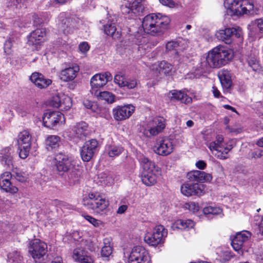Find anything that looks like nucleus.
<instances>
[{"instance_id": "6", "label": "nucleus", "mask_w": 263, "mask_h": 263, "mask_svg": "<svg viewBox=\"0 0 263 263\" xmlns=\"http://www.w3.org/2000/svg\"><path fill=\"white\" fill-rule=\"evenodd\" d=\"M53 161L57 174L61 177L75 165L71 155L64 151L55 153Z\"/></svg>"}, {"instance_id": "36", "label": "nucleus", "mask_w": 263, "mask_h": 263, "mask_svg": "<svg viewBox=\"0 0 263 263\" xmlns=\"http://www.w3.org/2000/svg\"><path fill=\"white\" fill-rule=\"evenodd\" d=\"M18 145L31 146V136L28 130H23L18 136Z\"/></svg>"}, {"instance_id": "60", "label": "nucleus", "mask_w": 263, "mask_h": 263, "mask_svg": "<svg viewBox=\"0 0 263 263\" xmlns=\"http://www.w3.org/2000/svg\"><path fill=\"white\" fill-rule=\"evenodd\" d=\"M70 235L71 236V238H72L74 241H78L81 237L79 232L77 231H73L72 233H70Z\"/></svg>"}, {"instance_id": "40", "label": "nucleus", "mask_w": 263, "mask_h": 263, "mask_svg": "<svg viewBox=\"0 0 263 263\" xmlns=\"http://www.w3.org/2000/svg\"><path fill=\"white\" fill-rule=\"evenodd\" d=\"M96 95L99 99L105 100L108 103H112L115 102V96L110 92L101 91Z\"/></svg>"}, {"instance_id": "28", "label": "nucleus", "mask_w": 263, "mask_h": 263, "mask_svg": "<svg viewBox=\"0 0 263 263\" xmlns=\"http://www.w3.org/2000/svg\"><path fill=\"white\" fill-rule=\"evenodd\" d=\"M211 68V65L208 62L206 57H203L201 58L200 62L194 67L192 71L194 73V77L199 78L204 73L206 72Z\"/></svg>"}, {"instance_id": "53", "label": "nucleus", "mask_w": 263, "mask_h": 263, "mask_svg": "<svg viewBox=\"0 0 263 263\" xmlns=\"http://www.w3.org/2000/svg\"><path fill=\"white\" fill-rule=\"evenodd\" d=\"M89 46L87 42H84L80 44L79 46V50L83 53H85L89 49Z\"/></svg>"}, {"instance_id": "29", "label": "nucleus", "mask_w": 263, "mask_h": 263, "mask_svg": "<svg viewBox=\"0 0 263 263\" xmlns=\"http://www.w3.org/2000/svg\"><path fill=\"white\" fill-rule=\"evenodd\" d=\"M79 70V67L77 64L66 68L61 71V79L65 82L72 81L77 77Z\"/></svg>"}, {"instance_id": "56", "label": "nucleus", "mask_w": 263, "mask_h": 263, "mask_svg": "<svg viewBox=\"0 0 263 263\" xmlns=\"http://www.w3.org/2000/svg\"><path fill=\"white\" fill-rule=\"evenodd\" d=\"M84 105L86 108L90 109L93 111H95L96 105H94L93 102L86 100L84 102Z\"/></svg>"}, {"instance_id": "11", "label": "nucleus", "mask_w": 263, "mask_h": 263, "mask_svg": "<svg viewBox=\"0 0 263 263\" xmlns=\"http://www.w3.org/2000/svg\"><path fill=\"white\" fill-rule=\"evenodd\" d=\"M128 263H150L147 251L140 246L134 247L128 256Z\"/></svg>"}, {"instance_id": "26", "label": "nucleus", "mask_w": 263, "mask_h": 263, "mask_svg": "<svg viewBox=\"0 0 263 263\" xmlns=\"http://www.w3.org/2000/svg\"><path fill=\"white\" fill-rule=\"evenodd\" d=\"M50 105L55 108H60L62 111H66L69 110L71 106V99L69 97H66L63 99L62 102L61 99L59 96H55L52 98L50 102Z\"/></svg>"}, {"instance_id": "39", "label": "nucleus", "mask_w": 263, "mask_h": 263, "mask_svg": "<svg viewBox=\"0 0 263 263\" xmlns=\"http://www.w3.org/2000/svg\"><path fill=\"white\" fill-rule=\"evenodd\" d=\"M8 260L9 263H24L23 257L21 253L14 251L8 255Z\"/></svg>"}, {"instance_id": "19", "label": "nucleus", "mask_w": 263, "mask_h": 263, "mask_svg": "<svg viewBox=\"0 0 263 263\" xmlns=\"http://www.w3.org/2000/svg\"><path fill=\"white\" fill-rule=\"evenodd\" d=\"M251 236V233L248 231H242L237 233L231 241L232 247L235 251L240 250Z\"/></svg>"}, {"instance_id": "7", "label": "nucleus", "mask_w": 263, "mask_h": 263, "mask_svg": "<svg viewBox=\"0 0 263 263\" xmlns=\"http://www.w3.org/2000/svg\"><path fill=\"white\" fill-rule=\"evenodd\" d=\"M167 235V230L162 225L155 227L152 233H148L144 237L145 242L152 246H157L163 242V239Z\"/></svg>"}, {"instance_id": "13", "label": "nucleus", "mask_w": 263, "mask_h": 263, "mask_svg": "<svg viewBox=\"0 0 263 263\" xmlns=\"http://www.w3.org/2000/svg\"><path fill=\"white\" fill-rule=\"evenodd\" d=\"M135 108V107L131 104L118 105L112 109L113 117L117 121L125 120L132 115Z\"/></svg>"}, {"instance_id": "37", "label": "nucleus", "mask_w": 263, "mask_h": 263, "mask_svg": "<svg viewBox=\"0 0 263 263\" xmlns=\"http://www.w3.org/2000/svg\"><path fill=\"white\" fill-rule=\"evenodd\" d=\"M62 16H60V23L59 24V29L64 34L69 33L71 29L73 26L71 25L72 19L69 17H65L62 19Z\"/></svg>"}, {"instance_id": "10", "label": "nucleus", "mask_w": 263, "mask_h": 263, "mask_svg": "<svg viewBox=\"0 0 263 263\" xmlns=\"http://www.w3.org/2000/svg\"><path fill=\"white\" fill-rule=\"evenodd\" d=\"M223 142V138L222 136L218 135L215 141L209 143V148L218 158L226 159L229 157L228 153L232 147L231 146L224 147Z\"/></svg>"}, {"instance_id": "23", "label": "nucleus", "mask_w": 263, "mask_h": 263, "mask_svg": "<svg viewBox=\"0 0 263 263\" xmlns=\"http://www.w3.org/2000/svg\"><path fill=\"white\" fill-rule=\"evenodd\" d=\"M0 163L9 169L13 167L14 161L10 147H6L0 151Z\"/></svg>"}, {"instance_id": "2", "label": "nucleus", "mask_w": 263, "mask_h": 263, "mask_svg": "<svg viewBox=\"0 0 263 263\" xmlns=\"http://www.w3.org/2000/svg\"><path fill=\"white\" fill-rule=\"evenodd\" d=\"M263 3L262 0H225L224 5L234 15L254 13Z\"/></svg>"}, {"instance_id": "55", "label": "nucleus", "mask_w": 263, "mask_h": 263, "mask_svg": "<svg viewBox=\"0 0 263 263\" xmlns=\"http://www.w3.org/2000/svg\"><path fill=\"white\" fill-rule=\"evenodd\" d=\"M189 210L193 212L198 211L199 210V205L195 202H192L187 204Z\"/></svg>"}, {"instance_id": "49", "label": "nucleus", "mask_w": 263, "mask_h": 263, "mask_svg": "<svg viewBox=\"0 0 263 263\" xmlns=\"http://www.w3.org/2000/svg\"><path fill=\"white\" fill-rule=\"evenodd\" d=\"M177 224L181 226L183 228H192L194 226V222L190 219L185 221L179 220L178 221Z\"/></svg>"}, {"instance_id": "57", "label": "nucleus", "mask_w": 263, "mask_h": 263, "mask_svg": "<svg viewBox=\"0 0 263 263\" xmlns=\"http://www.w3.org/2000/svg\"><path fill=\"white\" fill-rule=\"evenodd\" d=\"M131 39L133 40L132 42L136 45H140L142 44V36L138 34V35H135V37H133V36H130Z\"/></svg>"}, {"instance_id": "25", "label": "nucleus", "mask_w": 263, "mask_h": 263, "mask_svg": "<svg viewBox=\"0 0 263 263\" xmlns=\"http://www.w3.org/2000/svg\"><path fill=\"white\" fill-rule=\"evenodd\" d=\"M167 97L171 101H180L185 104L192 102V99L181 90H172L167 93Z\"/></svg>"}, {"instance_id": "4", "label": "nucleus", "mask_w": 263, "mask_h": 263, "mask_svg": "<svg viewBox=\"0 0 263 263\" xmlns=\"http://www.w3.org/2000/svg\"><path fill=\"white\" fill-rule=\"evenodd\" d=\"M82 204L87 209L92 210L95 213L103 215L107 214L109 203L108 200L102 198L99 195L91 193L83 198Z\"/></svg>"}, {"instance_id": "9", "label": "nucleus", "mask_w": 263, "mask_h": 263, "mask_svg": "<svg viewBox=\"0 0 263 263\" xmlns=\"http://www.w3.org/2000/svg\"><path fill=\"white\" fill-rule=\"evenodd\" d=\"M145 0H127L125 5L121 6V12L124 14H130L131 16L140 15L145 9Z\"/></svg>"}, {"instance_id": "59", "label": "nucleus", "mask_w": 263, "mask_h": 263, "mask_svg": "<svg viewBox=\"0 0 263 263\" xmlns=\"http://www.w3.org/2000/svg\"><path fill=\"white\" fill-rule=\"evenodd\" d=\"M34 25L36 26H40L43 23V20L37 15L33 16Z\"/></svg>"}, {"instance_id": "50", "label": "nucleus", "mask_w": 263, "mask_h": 263, "mask_svg": "<svg viewBox=\"0 0 263 263\" xmlns=\"http://www.w3.org/2000/svg\"><path fill=\"white\" fill-rule=\"evenodd\" d=\"M114 82L120 87H125L124 78L120 74H116L114 77Z\"/></svg>"}, {"instance_id": "51", "label": "nucleus", "mask_w": 263, "mask_h": 263, "mask_svg": "<svg viewBox=\"0 0 263 263\" xmlns=\"http://www.w3.org/2000/svg\"><path fill=\"white\" fill-rule=\"evenodd\" d=\"M84 218L88 221L90 223L93 224L95 227H98L100 223V221L95 219L91 216L86 215H84Z\"/></svg>"}, {"instance_id": "34", "label": "nucleus", "mask_w": 263, "mask_h": 263, "mask_svg": "<svg viewBox=\"0 0 263 263\" xmlns=\"http://www.w3.org/2000/svg\"><path fill=\"white\" fill-rule=\"evenodd\" d=\"M124 151V148L119 144L115 143L107 144L105 147L104 153L110 158L120 156Z\"/></svg>"}, {"instance_id": "18", "label": "nucleus", "mask_w": 263, "mask_h": 263, "mask_svg": "<svg viewBox=\"0 0 263 263\" xmlns=\"http://www.w3.org/2000/svg\"><path fill=\"white\" fill-rule=\"evenodd\" d=\"M187 178L189 182L201 183L209 182L212 180V176L210 174L200 171H192L187 174Z\"/></svg>"}, {"instance_id": "31", "label": "nucleus", "mask_w": 263, "mask_h": 263, "mask_svg": "<svg viewBox=\"0 0 263 263\" xmlns=\"http://www.w3.org/2000/svg\"><path fill=\"white\" fill-rule=\"evenodd\" d=\"M103 27L104 32L106 34L110 36L113 39L120 38L121 36V30L116 28V24L113 21H108Z\"/></svg>"}, {"instance_id": "3", "label": "nucleus", "mask_w": 263, "mask_h": 263, "mask_svg": "<svg viewBox=\"0 0 263 263\" xmlns=\"http://www.w3.org/2000/svg\"><path fill=\"white\" fill-rule=\"evenodd\" d=\"M139 161L142 164L143 171L141 174L142 182L147 186L155 184L157 180V175L160 172V168L157 166L155 162L141 156L139 158Z\"/></svg>"}, {"instance_id": "30", "label": "nucleus", "mask_w": 263, "mask_h": 263, "mask_svg": "<svg viewBox=\"0 0 263 263\" xmlns=\"http://www.w3.org/2000/svg\"><path fill=\"white\" fill-rule=\"evenodd\" d=\"M235 31H236V28H227L225 29L219 30L215 35L219 40L224 42L227 44H230L232 42L233 33Z\"/></svg>"}, {"instance_id": "15", "label": "nucleus", "mask_w": 263, "mask_h": 263, "mask_svg": "<svg viewBox=\"0 0 263 263\" xmlns=\"http://www.w3.org/2000/svg\"><path fill=\"white\" fill-rule=\"evenodd\" d=\"M204 185L197 183H185L181 187V193L186 196H201L203 194Z\"/></svg>"}, {"instance_id": "42", "label": "nucleus", "mask_w": 263, "mask_h": 263, "mask_svg": "<svg viewBox=\"0 0 263 263\" xmlns=\"http://www.w3.org/2000/svg\"><path fill=\"white\" fill-rule=\"evenodd\" d=\"M160 72L164 73L165 74H170L173 69V65L168 62L163 61H161L159 64Z\"/></svg>"}, {"instance_id": "21", "label": "nucleus", "mask_w": 263, "mask_h": 263, "mask_svg": "<svg viewBox=\"0 0 263 263\" xmlns=\"http://www.w3.org/2000/svg\"><path fill=\"white\" fill-rule=\"evenodd\" d=\"M11 174L9 172L3 173L0 178V187L2 190L11 194L16 193L18 189L10 181Z\"/></svg>"}, {"instance_id": "33", "label": "nucleus", "mask_w": 263, "mask_h": 263, "mask_svg": "<svg viewBox=\"0 0 263 263\" xmlns=\"http://www.w3.org/2000/svg\"><path fill=\"white\" fill-rule=\"evenodd\" d=\"M218 77L223 89L229 91L232 84L230 72L223 69L219 72Z\"/></svg>"}, {"instance_id": "43", "label": "nucleus", "mask_w": 263, "mask_h": 263, "mask_svg": "<svg viewBox=\"0 0 263 263\" xmlns=\"http://www.w3.org/2000/svg\"><path fill=\"white\" fill-rule=\"evenodd\" d=\"M166 50L167 51H173L175 54H178L180 48L177 42L171 41L166 44Z\"/></svg>"}, {"instance_id": "48", "label": "nucleus", "mask_w": 263, "mask_h": 263, "mask_svg": "<svg viewBox=\"0 0 263 263\" xmlns=\"http://www.w3.org/2000/svg\"><path fill=\"white\" fill-rule=\"evenodd\" d=\"M12 46V40L9 39L6 41L4 45V49L5 52L8 54L10 55L11 53L12 50L11 47Z\"/></svg>"}, {"instance_id": "1", "label": "nucleus", "mask_w": 263, "mask_h": 263, "mask_svg": "<svg viewBox=\"0 0 263 263\" xmlns=\"http://www.w3.org/2000/svg\"><path fill=\"white\" fill-rule=\"evenodd\" d=\"M171 22L166 15L161 13H151L146 15L142 21L144 31L153 36H160L164 33Z\"/></svg>"}, {"instance_id": "54", "label": "nucleus", "mask_w": 263, "mask_h": 263, "mask_svg": "<svg viewBox=\"0 0 263 263\" xmlns=\"http://www.w3.org/2000/svg\"><path fill=\"white\" fill-rule=\"evenodd\" d=\"M66 38V35L64 36V39L58 38L55 41V46L58 48L66 46V41L65 40Z\"/></svg>"}, {"instance_id": "5", "label": "nucleus", "mask_w": 263, "mask_h": 263, "mask_svg": "<svg viewBox=\"0 0 263 263\" xmlns=\"http://www.w3.org/2000/svg\"><path fill=\"white\" fill-rule=\"evenodd\" d=\"M212 68H218L225 65L231 59L229 51L222 46H218L209 52L206 57Z\"/></svg>"}, {"instance_id": "44", "label": "nucleus", "mask_w": 263, "mask_h": 263, "mask_svg": "<svg viewBox=\"0 0 263 263\" xmlns=\"http://www.w3.org/2000/svg\"><path fill=\"white\" fill-rule=\"evenodd\" d=\"M221 212V209L218 207L208 206L203 209L204 215H217L220 214Z\"/></svg>"}, {"instance_id": "63", "label": "nucleus", "mask_w": 263, "mask_h": 263, "mask_svg": "<svg viewBox=\"0 0 263 263\" xmlns=\"http://www.w3.org/2000/svg\"><path fill=\"white\" fill-rule=\"evenodd\" d=\"M127 208L128 206L127 205H122L120 206L117 211V214H123L127 210Z\"/></svg>"}, {"instance_id": "46", "label": "nucleus", "mask_w": 263, "mask_h": 263, "mask_svg": "<svg viewBox=\"0 0 263 263\" xmlns=\"http://www.w3.org/2000/svg\"><path fill=\"white\" fill-rule=\"evenodd\" d=\"M137 80L135 78H130L125 81V87H127L128 89H133L137 85Z\"/></svg>"}, {"instance_id": "14", "label": "nucleus", "mask_w": 263, "mask_h": 263, "mask_svg": "<svg viewBox=\"0 0 263 263\" xmlns=\"http://www.w3.org/2000/svg\"><path fill=\"white\" fill-rule=\"evenodd\" d=\"M174 149L172 140L164 138L157 141L154 147V151L159 155L167 156L171 154Z\"/></svg>"}, {"instance_id": "32", "label": "nucleus", "mask_w": 263, "mask_h": 263, "mask_svg": "<svg viewBox=\"0 0 263 263\" xmlns=\"http://www.w3.org/2000/svg\"><path fill=\"white\" fill-rule=\"evenodd\" d=\"M81 174V170L76 168L74 165L70 168V170L66 172L63 177L65 180L71 185L75 184L79 181Z\"/></svg>"}, {"instance_id": "27", "label": "nucleus", "mask_w": 263, "mask_h": 263, "mask_svg": "<svg viewBox=\"0 0 263 263\" xmlns=\"http://www.w3.org/2000/svg\"><path fill=\"white\" fill-rule=\"evenodd\" d=\"M30 81L40 88H45L52 83L49 79L46 78L42 73L33 72L30 77Z\"/></svg>"}, {"instance_id": "20", "label": "nucleus", "mask_w": 263, "mask_h": 263, "mask_svg": "<svg viewBox=\"0 0 263 263\" xmlns=\"http://www.w3.org/2000/svg\"><path fill=\"white\" fill-rule=\"evenodd\" d=\"M112 80V76L109 72L104 73H97L93 76L90 80V84L92 88H100L104 86L107 82Z\"/></svg>"}, {"instance_id": "58", "label": "nucleus", "mask_w": 263, "mask_h": 263, "mask_svg": "<svg viewBox=\"0 0 263 263\" xmlns=\"http://www.w3.org/2000/svg\"><path fill=\"white\" fill-rule=\"evenodd\" d=\"M263 156V151L258 149L251 153V157L252 158H259Z\"/></svg>"}, {"instance_id": "22", "label": "nucleus", "mask_w": 263, "mask_h": 263, "mask_svg": "<svg viewBox=\"0 0 263 263\" xmlns=\"http://www.w3.org/2000/svg\"><path fill=\"white\" fill-rule=\"evenodd\" d=\"M151 128L148 129L150 134L156 136L162 132L166 126V120L162 117H156L151 122Z\"/></svg>"}, {"instance_id": "24", "label": "nucleus", "mask_w": 263, "mask_h": 263, "mask_svg": "<svg viewBox=\"0 0 263 263\" xmlns=\"http://www.w3.org/2000/svg\"><path fill=\"white\" fill-rule=\"evenodd\" d=\"M73 136L79 139H83L88 136L90 131L88 129V124L85 122L77 123L72 128Z\"/></svg>"}, {"instance_id": "62", "label": "nucleus", "mask_w": 263, "mask_h": 263, "mask_svg": "<svg viewBox=\"0 0 263 263\" xmlns=\"http://www.w3.org/2000/svg\"><path fill=\"white\" fill-rule=\"evenodd\" d=\"M14 176L16 179L20 182H24L26 180L25 177L23 175V174L21 173H15Z\"/></svg>"}, {"instance_id": "8", "label": "nucleus", "mask_w": 263, "mask_h": 263, "mask_svg": "<svg viewBox=\"0 0 263 263\" xmlns=\"http://www.w3.org/2000/svg\"><path fill=\"white\" fill-rule=\"evenodd\" d=\"M47 245L39 239L34 240L29 247V252L35 260L43 261L47 256Z\"/></svg>"}, {"instance_id": "17", "label": "nucleus", "mask_w": 263, "mask_h": 263, "mask_svg": "<svg viewBox=\"0 0 263 263\" xmlns=\"http://www.w3.org/2000/svg\"><path fill=\"white\" fill-rule=\"evenodd\" d=\"M72 258L78 263H94V257L82 248H77L73 251Z\"/></svg>"}, {"instance_id": "38", "label": "nucleus", "mask_w": 263, "mask_h": 263, "mask_svg": "<svg viewBox=\"0 0 263 263\" xmlns=\"http://www.w3.org/2000/svg\"><path fill=\"white\" fill-rule=\"evenodd\" d=\"M104 246L102 248L101 251V257L104 260H108V257L112 253V247L110 245L109 238H105L103 240Z\"/></svg>"}, {"instance_id": "47", "label": "nucleus", "mask_w": 263, "mask_h": 263, "mask_svg": "<svg viewBox=\"0 0 263 263\" xmlns=\"http://www.w3.org/2000/svg\"><path fill=\"white\" fill-rule=\"evenodd\" d=\"M44 40L41 37L37 35H33V31L31 32L29 36V42L32 44H39L40 43L42 42Z\"/></svg>"}, {"instance_id": "41", "label": "nucleus", "mask_w": 263, "mask_h": 263, "mask_svg": "<svg viewBox=\"0 0 263 263\" xmlns=\"http://www.w3.org/2000/svg\"><path fill=\"white\" fill-rule=\"evenodd\" d=\"M247 62L248 65L250 67L252 68L253 70L257 71L260 69V65L257 59V57L255 55H250L248 56L247 58Z\"/></svg>"}, {"instance_id": "45", "label": "nucleus", "mask_w": 263, "mask_h": 263, "mask_svg": "<svg viewBox=\"0 0 263 263\" xmlns=\"http://www.w3.org/2000/svg\"><path fill=\"white\" fill-rule=\"evenodd\" d=\"M31 146L18 145V154L21 159L26 158L28 155Z\"/></svg>"}, {"instance_id": "12", "label": "nucleus", "mask_w": 263, "mask_h": 263, "mask_svg": "<svg viewBox=\"0 0 263 263\" xmlns=\"http://www.w3.org/2000/svg\"><path fill=\"white\" fill-rule=\"evenodd\" d=\"M98 142L96 139H92L85 142L81 150V156L82 160L88 162L93 157L97 151Z\"/></svg>"}, {"instance_id": "35", "label": "nucleus", "mask_w": 263, "mask_h": 263, "mask_svg": "<svg viewBox=\"0 0 263 263\" xmlns=\"http://www.w3.org/2000/svg\"><path fill=\"white\" fill-rule=\"evenodd\" d=\"M46 148L48 151L58 148L61 144V138L57 135H48L45 141Z\"/></svg>"}, {"instance_id": "61", "label": "nucleus", "mask_w": 263, "mask_h": 263, "mask_svg": "<svg viewBox=\"0 0 263 263\" xmlns=\"http://www.w3.org/2000/svg\"><path fill=\"white\" fill-rule=\"evenodd\" d=\"M196 167L200 170H204L206 166V163L203 160H199L196 163Z\"/></svg>"}, {"instance_id": "64", "label": "nucleus", "mask_w": 263, "mask_h": 263, "mask_svg": "<svg viewBox=\"0 0 263 263\" xmlns=\"http://www.w3.org/2000/svg\"><path fill=\"white\" fill-rule=\"evenodd\" d=\"M255 23L260 30H263V18L256 20Z\"/></svg>"}, {"instance_id": "16", "label": "nucleus", "mask_w": 263, "mask_h": 263, "mask_svg": "<svg viewBox=\"0 0 263 263\" xmlns=\"http://www.w3.org/2000/svg\"><path fill=\"white\" fill-rule=\"evenodd\" d=\"M64 118L63 114L59 111H48L44 114L43 124L49 128H52L57 124L62 122L61 119Z\"/></svg>"}, {"instance_id": "52", "label": "nucleus", "mask_w": 263, "mask_h": 263, "mask_svg": "<svg viewBox=\"0 0 263 263\" xmlns=\"http://www.w3.org/2000/svg\"><path fill=\"white\" fill-rule=\"evenodd\" d=\"M37 35L41 37L42 39L44 40V37L46 35V31L45 28H37L33 31V35Z\"/></svg>"}]
</instances>
